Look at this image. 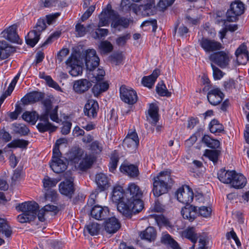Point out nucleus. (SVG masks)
<instances>
[{
	"instance_id": "f257e3e1",
	"label": "nucleus",
	"mask_w": 249,
	"mask_h": 249,
	"mask_svg": "<svg viewBox=\"0 0 249 249\" xmlns=\"http://www.w3.org/2000/svg\"><path fill=\"white\" fill-rule=\"evenodd\" d=\"M142 192L134 183H129L125 192L126 201H123L117 205L118 211L126 217L130 218L133 213L141 211L143 204L141 199Z\"/></svg>"
},
{
	"instance_id": "f03ea898",
	"label": "nucleus",
	"mask_w": 249,
	"mask_h": 249,
	"mask_svg": "<svg viewBox=\"0 0 249 249\" xmlns=\"http://www.w3.org/2000/svg\"><path fill=\"white\" fill-rule=\"evenodd\" d=\"M110 21H112L111 26L117 28L119 26H122L126 28L129 25V20L125 18H120L118 13L112 9L110 4H108L107 7L104 9L99 16V21L98 27L107 26Z\"/></svg>"
},
{
	"instance_id": "7ed1b4c3",
	"label": "nucleus",
	"mask_w": 249,
	"mask_h": 249,
	"mask_svg": "<svg viewBox=\"0 0 249 249\" xmlns=\"http://www.w3.org/2000/svg\"><path fill=\"white\" fill-rule=\"evenodd\" d=\"M153 193L156 197L167 193L173 183L171 173L168 171H161L153 178Z\"/></svg>"
},
{
	"instance_id": "20e7f679",
	"label": "nucleus",
	"mask_w": 249,
	"mask_h": 249,
	"mask_svg": "<svg viewBox=\"0 0 249 249\" xmlns=\"http://www.w3.org/2000/svg\"><path fill=\"white\" fill-rule=\"evenodd\" d=\"M143 5H138L136 3H131L129 0H122L120 7L124 11L132 10L133 12L137 15L147 17L154 14L153 9L155 7V0H145Z\"/></svg>"
},
{
	"instance_id": "39448f33",
	"label": "nucleus",
	"mask_w": 249,
	"mask_h": 249,
	"mask_svg": "<svg viewBox=\"0 0 249 249\" xmlns=\"http://www.w3.org/2000/svg\"><path fill=\"white\" fill-rule=\"evenodd\" d=\"M16 209L18 211L23 212L18 216L17 219L20 223H24L30 222L36 218L39 206L34 201H27L18 204Z\"/></svg>"
},
{
	"instance_id": "423d86ee",
	"label": "nucleus",
	"mask_w": 249,
	"mask_h": 249,
	"mask_svg": "<svg viewBox=\"0 0 249 249\" xmlns=\"http://www.w3.org/2000/svg\"><path fill=\"white\" fill-rule=\"evenodd\" d=\"M46 28L45 20L43 19L38 20L35 29L30 31L26 37V42L33 47L38 42L41 33Z\"/></svg>"
},
{
	"instance_id": "0eeeda50",
	"label": "nucleus",
	"mask_w": 249,
	"mask_h": 249,
	"mask_svg": "<svg viewBox=\"0 0 249 249\" xmlns=\"http://www.w3.org/2000/svg\"><path fill=\"white\" fill-rule=\"evenodd\" d=\"M198 42L206 53L217 52L224 48L220 42L208 37H202L198 40Z\"/></svg>"
},
{
	"instance_id": "6e6552de",
	"label": "nucleus",
	"mask_w": 249,
	"mask_h": 249,
	"mask_svg": "<svg viewBox=\"0 0 249 249\" xmlns=\"http://www.w3.org/2000/svg\"><path fill=\"white\" fill-rule=\"evenodd\" d=\"M209 60L212 63H214L222 69L226 68L230 61V58L228 53L225 51H217V52L211 53L209 56Z\"/></svg>"
},
{
	"instance_id": "1a4fd4ad",
	"label": "nucleus",
	"mask_w": 249,
	"mask_h": 249,
	"mask_svg": "<svg viewBox=\"0 0 249 249\" xmlns=\"http://www.w3.org/2000/svg\"><path fill=\"white\" fill-rule=\"evenodd\" d=\"M244 4L241 1L236 0L233 1L226 13L227 20L229 21H235L237 17L244 13Z\"/></svg>"
},
{
	"instance_id": "9d476101",
	"label": "nucleus",
	"mask_w": 249,
	"mask_h": 249,
	"mask_svg": "<svg viewBox=\"0 0 249 249\" xmlns=\"http://www.w3.org/2000/svg\"><path fill=\"white\" fill-rule=\"evenodd\" d=\"M85 55L86 68L89 72L95 70L99 66L100 59L94 49H88L84 53Z\"/></svg>"
},
{
	"instance_id": "9b49d317",
	"label": "nucleus",
	"mask_w": 249,
	"mask_h": 249,
	"mask_svg": "<svg viewBox=\"0 0 249 249\" xmlns=\"http://www.w3.org/2000/svg\"><path fill=\"white\" fill-rule=\"evenodd\" d=\"M120 97L123 101L129 105H133L138 100L136 92L132 88L125 85L120 88Z\"/></svg>"
},
{
	"instance_id": "f8f14e48",
	"label": "nucleus",
	"mask_w": 249,
	"mask_h": 249,
	"mask_svg": "<svg viewBox=\"0 0 249 249\" xmlns=\"http://www.w3.org/2000/svg\"><path fill=\"white\" fill-rule=\"evenodd\" d=\"M176 195L178 200L180 202L186 205H189L194 198L193 192L187 185L178 189Z\"/></svg>"
},
{
	"instance_id": "ddd939ff",
	"label": "nucleus",
	"mask_w": 249,
	"mask_h": 249,
	"mask_svg": "<svg viewBox=\"0 0 249 249\" xmlns=\"http://www.w3.org/2000/svg\"><path fill=\"white\" fill-rule=\"evenodd\" d=\"M67 68H70L69 73L72 76H77L81 75L83 72V67L79 64V61L76 57L71 55L66 61Z\"/></svg>"
},
{
	"instance_id": "4468645a",
	"label": "nucleus",
	"mask_w": 249,
	"mask_h": 249,
	"mask_svg": "<svg viewBox=\"0 0 249 249\" xmlns=\"http://www.w3.org/2000/svg\"><path fill=\"white\" fill-rule=\"evenodd\" d=\"M17 31V26L13 24L3 31L1 35L3 37L11 42L21 44V40Z\"/></svg>"
},
{
	"instance_id": "2eb2a0df",
	"label": "nucleus",
	"mask_w": 249,
	"mask_h": 249,
	"mask_svg": "<svg viewBox=\"0 0 249 249\" xmlns=\"http://www.w3.org/2000/svg\"><path fill=\"white\" fill-rule=\"evenodd\" d=\"M84 155V150L79 146L72 147L67 153V158L69 161L77 167Z\"/></svg>"
},
{
	"instance_id": "dca6fc26",
	"label": "nucleus",
	"mask_w": 249,
	"mask_h": 249,
	"mask_svg": "<svg viewBox=\"0 0 249 249\" xmlns=\"http://www.w3.org/2000/svg\"><path fill=\"white\" fill-rule=\"evenodd\" d=\"M224 97V93L220 89L214 88L210 89L207 93V99L212 105L216 106L219 104Z\"/></svg>"
},
{
	"instance_id": "f3484780",
	"label": "nucleus",
	"mask_w": 249,
	"mask_h": 249,
	"mask_svg": "<svg viewBox=\"0 0 249 249\" xmlns=\"http://www.w3.org/2000/svg\"><path fill=\"white\" fill-rule=\"evenodd\" d=\"M109 211L108 207L100 205L94 206L91 210V217L98 220H105L108 216Z\"/></svg>"
},
{
	"instance_id": "a211bd4d",
	"label": "nucleus",
	"mask_w": 249,
	"mask_h": 249,
	"mask_svg": "<svg viewBox=\"0 0 249 249\" xmlns=\"http://www.w3.org/2000/svg\"><path fill=\"white\" fill-rule=\"evenodd\" d=\"M59 191L62 195L71 198L75 191L73 181L70 179H66L61 182L59 184Z\"/></svg>"
},
{
	"instance_id": "6ab92c4d",
	"label": "nucleus",
	"mask_w": 249,
	"mask_h": 249,
	"mask_svg": "<svg viewBox=\"0 0 249 249\" xmlns=\"http://www.w3.org/2000/svg\"><path fill=\"white\" fill-rule=\"evenodd\" d=\"M237 63L240 65H245L249 60V52L247 47L244 44H241L235 53Z\"/></svg>"
},
{
	"instance_id": "aec40b11",
	"label": "nucleus",
	"mask_w": 249,
	"mask_h": 249,
	"mask_svg": "<svg viewBox=\"0 0 249 249\" xmlns=\"http://www.w3.org/2000/svg\"><path fill=\"white\" fill-rule=\"evenodd\" d=\"M99 109L98 102L94 100H88L84 107V113L85 115L90 118H94L97 116Z\"/></svg>"
},
{
	"instance_id": "412c9836",
	"label": "nucleus",
	"mask_w": 249,
	"mask_h": 249,
	"mask_svg": "<svg viewBox=\"0 0 249 249\" xmlns=\"http://www.w3.org/2000/svg\"><path fill=\"white\" fill-rule=\"evenodd\" d=\"M44 97V93L34 91L25 95L21 99L24 105H29L36 103L42 100Z\"/></svg>"
},
{
	"instance_id": "4be33fe9",
	"label": "nucleus",
	"mask_w": 249,
	"mask_h": 249,
	"mask_svg": "<svg viewBox=\"0 0 249 249\" xmlns=\"http://www.w3.org/2000/svg\"><path fill=\"white\" fill-rule=\"evenodd\" d=\"M123 144L127 147L136 148L139 144V139L135 131L128 132L123 141Z\"/></svg>"
},
{
	"instance_id": "5701e85b",
	"label": "nucleus",
	"mask_w": 249,
	"mask_h": 249,
	"mask_svg": "<svg viewBox=\"0 0 249 249\" xmlns=\"http://www.w3.org/2000/svg\"><path fill=\"white\" fill-rule=\"evenodd\" d=\"M15 51V48L8 44L6 41H0V60L7 58Z\"/></svg>"
},
{
	"instance_id": "b1692460",
	"label": "nucleus",
	"mask_w": 249,
	"mask_h": 249,
	"mask_svg": "<svg viewBox=\"0 0 249 249\" xmlns=\"http://www.w3.org/2000/svg\"><path fill=\"white\" fill-rule=\"evenodd\" d=\"M181 213L184 219L193 221L197 214V209L196 207L186 205L184 208L182 209Z\"/></svg>"
},
{
	"instance_id": "393cba45",
	"label": "nucleus",
	"mask_w": 249,
	"mask_h": 249,
	"mask_svg": "<svg viewBox=\"0 0 249 249\" xmlns=\"http://www.w3.org/2000/svg\"><path fill=\"white\" fill-rule=\"evenodd\" d=\"M92 86L91 83L86 79H82L74 82L73 89L77 93H83L87 91Z\"/></svg>"
},
{
	"instance_id": "a878e982",
	"label": "nucleus",
	"mask_w": 249,
	"mask_h": 249,
	"mask_svg": "<svg viewBox=\"0 0 249 249\" xmlns=\"http://www.w3.org/2000/svg\"><path fill=\"white\" fill-rule=\"evenodd\" d=\"M95 160V157L91 155L86 154L83 156L81 161L77 165V167L82 171H86L90 168Z\"/></svg>"
},
{
	"instance_id": "bb28decb",
	"label": "nucleus",
	"mask_w": 249,
	"mask_h": 249,
	"mask_svg": "<svg viewBox=\"0 0 249 249\" xmlns=\"http://www.w3.org/2000/svg\"><path fill=\"white\" fill-rule=\"evenodd\" d=\"M120 228V223L114 217L109 218L105 223V229L109 233L116 232Z\"/></svg>"
},
{
	"instance_id": "cd10ccee",
	"label": "nucleus",
	"mask_w": 249,
	"mask_h": 249,
	"mask_svg": "<svg viewBox=\"0 0 249 249\" xmlns=\"http://www.w3.org/2000/svg\"><path fill=\"white\" fill-rule=\"evenodd\" d=\"M160 71L158 69L154 70L152 73L148 76H144L142 80V83L148 88H151L154 85L156 79L160 75Z\"/></svg>"
},
{
	"instance_id": "c85d7f7f",
	"label": "nucleus",
	"mask_w": 249,
	"mask_h": 249,
	"mask_svg": "<svg viewBox=\"0 0 249 249\" xmlns=\"http://www.w3.org/2000/svg\"><path fill=\"white\" fill-rule=\"evenodd\" d=\"M232 178L230 184L235 188H242L247 183L246 178L243 175L237 173L235 171H234V175Z\"/></svg>"
},
{
	"instance_id": "c756f323",
	"label": "nucleus",
	"mask_w": 249,
	"mask_h": 249,
	"mask_svg": "<svg viewBox=\"0 0 249 249\" xmlns=\"http://www.w3.org/2000/svg\"><path fill=\"white\" fill-rule=\"evenodd\" d=\"M96 182L100 192L106 190L109 186L107 177L103 173L98 174L96 176Z\"/></svg>"
},
{
	"instance_id": "7c9ffc66",
	"label": "nucleus",
	"mask_w": 249,
	"mask_h": 249,
	"mask_svg": "<svg viewBox=\"0 0 249 249\" xmlns=\"http://www.w3.org/2000/svg\"><path fill=\"white\" fill-rule=\"evenodd\" d=\"M158 110L159 108L156 105L150 104L148 109L149 117H147V120L154 126L156 125L159 121Z\"/></svg>"
},
{
	"instance_id": "2f4dec72",
	"label": "nucleus",
	"mask_w": 249,
	"mask_h": 249,
	"mask_svg": "<svg viewBox=\"0 0 249 249\" xmlns=\"http://www.w3.org/2000/svg\"><path fill=\"white\" fill-rule=\"evenodd\" d=\"M120 170L121 172L126 174L130 177H136L139 175L138 167L133 164H122Z\"/></svg>"
},
{
	"instance_id": "473e14b6",
	"label": "nucleus",
	"mask_w": 249,
	"mask_h": 249,
	"mask_svg": "<svg viewBox=\"0 0 249 249\" xmlns=\"http://www.w3.org/2000/svg\"><path fill=\"white\" fill-rule=\"evenodd\" d=\"M234 170L227 171L224 169H220L217 173L219 180L224 183H230L234 175Z\"/></svg>"
},
{
	"instance_id": "72a5a7b5",
	"label": "nucleus",
	"mask_w": 249,
	"mask_h": 249,
	"mask_svg": "<svg viewBox=\"0 0 249 249\" xmlns=\"http://www.w3.org/2000/svg\"><path fill=\"white\" fill-rule=\"evenodd\" d=\"M112 198L114 201L118 202V204L121 202L126 201V197L122 187L118 186L114 188Z\"/></svg>"
},
{
	"instance_id": "f704fd0d",
	"label": "nucleus",
	"mask_w": 249,
	"mask_h": 249,
	"mask_svg": "<svg viewBox=\"0 0 249 249\" xmlns=\"http://www.w3.org/2000/svg\"><path fill=\"white\" fill-rule=\"evenodd\" d=\"M0 233L4 234L7 238L10 237L12 233L11 227L8 225L7 221L1 218H0ZM4 243V240L0 238V245H1Z\"/></svg>"
},
{
	"instance_id": "c9c22d12",
	"label": "nucleus",
	"mask_w": 249,
	"mask_h": 249,
	"mask_svg": "<svg viewBox=\"0 0 249 249\" xmlns=\"http://www.w3.org/2000/svg\"><path fill=\"white\" fill-rule=\"evenodd\" d=\"M141 239L149 242L154 241L157 236L156 230L153 227H148L140 234Z\"/></svg>"
},
{
	"instance_id": "e433bc0d",
	"label": "nucleus",
	"mask_w": 249,
	"mask_h": 249,
	"mask_svg": "<svg viewBox=\"0 0 249 249\" xmlns=\"http://www.w3.org/2000/svg\"><path fill=\"white\" fill-rule=\"evenodd\" d=\"M194 227H188L182 231V236L190 240L193 243L196 244L199 237Z\"/></svg>"
},
{
	"instance_id": "4c0bfd02",
	"label": "nucleus",
	"mask_w": 249,
	"mask_h": 249,
	"mask_svg": "<svg viewBox=\"0 0 249 249\" xmlns=\"http://www.w3.org/2000/svg\"><path fill=\"white\" fill-rule=\"evenodd\" d=\"M50 167L54 172L59 174L63 172L67 169V166L64 160L61 159L52 160Z\"/></svg>"
},
{
	"instance_id": "58836bf2",
	"label": "nucleus",
	"mask_w": 249,
	"mask_h": 249,
	"mask_svg": "<svg viewBox=\"0 0 249 249\" xmlns=\"http://www.w3.org/2000/svg\"><path fill=\"white\" fill-rule=\"evenodd\" d=\"M160 241L161 243L170 246L172 249H181L177 242L168 233L162 234Z\"/></svg>"
},
{
	"instance_id": "ea45409f",
	"label": "nucleus",
	"mask_w": 249,
	"mask_h": 249,
	"mask_svg": "<svg viewBox=\"0 0 249 249\" xmlns=\"http://www.w3.org/2000/svg\"><path fill=\"white\" fill-rule=\"evenodd\" d=\"M105 74L104 70L98 68L97 70H93L88 73V78L92 83H96L102 80Z\"/></svg>"
},
{
	"instance_id": "a19ab883",
	"label": "nucleus",
	"mask_w": 249,
	"mask_h": 249,
	"mask_svg": "<svg viewBox=\"0 0 249 249\" xmlns=\"http://www.w3.org/2000/svg\"><path fill=\"white\" fill-rule=\"evenodd\" d=\"M209 129L211 133L215 135L224 132V126L215 119L211 121L209 124Z\"/></svg>"
},
{
	"instance_id": "79ce46f5",
	"label": "nucleus",
	"mask_w": 249,
	"mask_h": 249,
	"mask_svg": "<svg viewBox=\"0 0 249 249\" xmlns=\"http://www.w3.org/2000/svg\"><path fill=\"white\" fill-rule=\"evenodd\" d=\"M12 127L14 132L20 136H26L30 131L29 129L23 124L13 123Z\"/></svg>"
},
{
	"instance_id": "37998d69",
	"label": "nucleus",
	"mask_w": 249,
	"mask_h": 249,
	"mask_svg": "<svg viewBox=\"0 0 249 249\" xmlns=\"http://www.w3.org/2000/svg\"><path fill=\"white\" fill-rule=\"evenodd\" d=\"M202 141L207 146L212 149L218 148L220 144L218 140L213 139L208 135H205L203 137Z\"/></svg>"
},
{
	"instance_id": "c03bdc74",
	"label": "nucleus",
	"mask_w": 249,
	"mask_h": 249,
	"mask_svg": "<svg viewBox=\"0 0 249 249\" xmlns=\"http://www.w3.org/2000/svg\"><path fill=\"white\" fill-rule=\"evenodd\" d=\"M36 127L40 132L43 133L46 131L54 132L56 129V127L53 125L50 122H41L39 123Z\"/></svg>"
},
{
	"instance_id": "a18cd8bd",
	"label": "nucleus",
	"mask_w": 249,
	"mask_h": 249,
	"mask_svg": "<svg viewBox=\"0 0 249 249\" xmlns=\"http://www.w3.org/2000/svg\"><path fill=\"white\" fill-rule=\"evenodd\" d=\"M29 144V142L23 139H16L9 143L6 147L8 148H26Z\"/></svg>"
},
{
	"instance_id": "49530a36",
	"label": "nucleus",
	"mask_w": 249,
	"mask_h": 249,
	"mask_svg": "<svg viewBox=\"0 0 249 249\" xmlns=\"http://www.w3.org/2000/svg\"><path fill=\"white\" fill-rule=\"evenodd\" d=\"M22 117L25 121L35 124L38 119V114L36 111H26L23 113Z\"/></svg>"
},
{
	"instance_id": "de8ad7c7",
	"label": "nucleus",
	"mask_w": 249,
	"mask_h": 249,
	"mask_svg": "<svg viewBox=\"0 0 249 249\" xmlns=\"http://www.w3.org/2000/svg\"><path fill=\"white\" fill-rule=\"evenodd\" d=\"M220 154V151L217 150L206 149L204 156L208 158L214 163L217 162L218 157Z\"/></svg>"
},
{
	"instance_id": "09e8293b",
	"label": "nucleus",
	"mask_w": 249,
	"mask_h": 249,
	"mask_svg": "<svg viewBox=\"0 0 249 249\" xmlns=\"http://www.w3.org/2000/svg\"><path fill=\"white\" fill-rule=\"evenodd\" d=\"M156 91L158 94L161 96L170 97L171 94V92L167 89L166 85L163 81L158 83L156 87Z\"/></svg>"
},
{
	"instance_id": "8fccbe9b",
	"label": "nucleus",
	"mask_w": 249,
	"mask_h": 249,
	"mask_svg": "<svg viewBox=\"0 0 249 249\" xmlns=\"http://www.w3.org/2000/svg\"><path fill=\"white\" fill-rule=\"evenodd\" d=\"M60 179L52 178L46 176L42 180L44 187L48 190L49 188L55 187Z\"/></svg>"
},
{
	"instance_id": "3c124183",
	"label": "nucleus",
	"mask_w": 249,
	"mask_h": 249,
	"mask_svg": "<svg viewBox=\"0 0 249 249\" xmlns=\"http://www.w3.org/2000/svg\"><path fill=\"white\" fill-rule=\"evenodd\" d=\"M119 159L118 154L114 151L111 155L110 161L108 165L109 169L110 172H113L116 170Z\"/></svg>"
},
{
	"instance_id": "603ef678",
	"label": "nucleus",
	"mask_w": 249,
	"mask_h": 249,
	"mask_svg": "<svg viewBox=\"0 0 249 249\" xmlns=\"http://www.w3.org/2000/svg\"><path fill=\"white\" fill-rule=\"evenodd\" d=\"M154 219L159 226L171 227L169 220L162 214H155L153 215Z\"/></svg>"
},
{
	"instance_id": "864d4df0",
	"label": "nucleus",
	"mask_w": 249,
	"mask_h": 249,
	"mask_svg": "<svg viewBox=\"0 0 249 249\" xmlns=\"http://www.w3.org/2000/svg\"><path fill=\"white\" fill-rule=\"evenodd\" d=\"M90 28H91L90 24H89L87 26H85L81 23H77L75 26V31L78 36H83L87 34V33L89 31V29Z\"/></svg>"
},
{
	"instance_id": "5fc2aeb1",
	"label": "nucleus",
	"mask_w": 249,
	"mask_h": 249,
	"mask_svg": "<svg viewBox=\"0 0 249 249\" xmlns=\"http://www.w3.org/2000/svg\"><path fill=\"white\" fill-rule=\"evenodd\" d=\"M100 229V225L97 223H91L87 226L89 233L92 236L98 234Z\"/></svg>"
},
{
	"instance_id": "6e6d98bb",
	"label": "nucleus",
	"mask_w": 249,
	"mask_h": 249,
	"mask_svg": "<svg viewBox=\"0 0 249 249\" xmlns=\"http://www.w3.org/2000/svg\"><path fill=\"white\" fill-rule=\"evenodd\" d=\"M108 33V30L106 29L98 28L92 33V36L96 39H100L106 36Z\"/></svg>"
},
{
	"instance_id": "4d7b16f0",
	"label": "nucleus",
	"mask_w": 249,
	"mask_h": 249,
	"mask_svg": "<svg viewBox=\"0 0 249 249\" xmlns=\"http://www.w3.org/2000/svg\"><path fill=\"white\" fill-rule=\"evenodd\" d=\"M89 150L93 153L99 154L103 150V145L98 141H93L89 145Z\"/></svg>"
},
{
	"instance_id": "13d9d810",
	"label": "nucleus",
	"mask_w": 249,
	"mask_h": 249,
	"mask_svg": "<svg viewBox=\"0 0 249 249\" xmlns=\"http://www.w3.org/2000/svg\"><path fill=\"white\" fill-rule=\"evenodd\" d=\"M12 140V136L7 131L4 127L0 129V140L4 142H8Z\"/></svg>"
},
{
	"instance_id": "bf43d9fd",
	"label": "nucleus",
	"mask_w": 249,
	"mask_h": 249,
	"mask_svg": "<svg viewBox=\"0 0 249 249\" xmlns=\"http://www.w3.org/2000/svg\"><path fill=\"white\" fill-rule=\"evenodd\" d=\"M61 34V33L60 31H55L52 33L47 40L42 44L41 47H44L47 45L52 43L55 39L58 38L60 36Z\"/></svg>"
},
{
	"instance_id": "052dcab7",
	"label": "nucleus",
	"mask_w": 249,
	"mask_h": 249,
	"mask_svg": "<svg viewBox=\"0 0 249 249\" xmlns=\"http://www.w3.org/2000/svg\"><path fill=\"white\" fill-rule=\"evenodd\" d=\"M99 48L104 53H110L113 50V46L110 42L107 41H102L100 44Z\"/></svg>"
},
{
	"instance_id": "680f3d73",
	"label": "nucleus",
	"mask_w": 249,
	"mask_h": 249,
	"mask_svg": "<svg viewBox=\"0 0 249 249\" xmlns=\"http://www.w3.org/2000/svg\"><path fill=\"white\" fill-rule=\"evenodd\" d=\"M60 0H40V5L44 8H51L56 6Z\"/></svg>"
},
{
	"instance_id": "e2e57ef3",
	"label": "nucleus",
	"mask_w": 249,
	"mask_h": 249,
	"mask_svg": "<svg viewBox=\"0 0 249 249\" xmlns=\"http://www.w3.org/2000/svg\"><path fill=\"white\" fill-rule=\"evenodd\" d=\"M197 211V214L199 215L204 217H208L211 214L212 209L209 207L202 206L198 208Z\"/></svg>"
},
{
	"instance_id": "0e129e2a",
	"label": "nucleus",
	"mask_w": 249,
	"mask_h": 249,
	"mask_svg": "<svg viewBox=\"0 0 249 249\" xmlns=\"http://www.w3.org/2000/svg\"><path fill=\"white\" fill-rule=\"evenodd\" d=\"M211 67L213 71V75L214 79L219 80L223 77L224 75L223 71L213 63H211Z\"/></svg>"
},
{
	"instance_id": "69168bd1",
	"label": "nucleus",
	"mask_w": 249,
	"mask_h": 249,
	"mask_svg": "<svg viewBox=\"0 0 249 249\" xmlns=\"http://www.w3.org/2000/svg\"><path fill=\"white\" fill-rule=\"evenodd\" d=\"M223 85L226 91H231L235 88V82L232 79H229L223 82Z\"/></svg>"
},
{
	"instance_id": "338daca9",
	"label": "nucleus",
	"mask_w": 249,
	"mask_h": 249,
	"mask_svg": "<svg viewBox=\"0 0 249 249\" xmlns=\"http://www.w3.org/2000/svg\"><path fill=\"white\" fill-rule=\"evenodd\" d=\"M95 9V5L90 6L82 16L81 18V21H84L86 20L87 19H88L92 15V13L94 11Z\"/></svg>"
},
{
	"instance_id": "774afa93",
	"label": "nucleus",
	"mask_w": 249,
	"mask_h": 249,
	"mask_svg": "<svg viewBox=\"0 0 249 249\" xmlns=\"http://www.w3.org/2000/svg\"><path fill=\"white\" fill-rule=\"evenodd\" d=\"M58 106H55L54 108L52 109L50 112L49 116L51 120L56 123H58L59 119L58 116Z\"/></svg>"
}]
</instances>
